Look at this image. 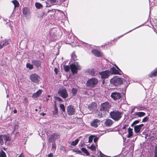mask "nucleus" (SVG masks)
<instances>
[{"label":"nucleus","mask_w":157,"mask_h":157,"mask_svg":"<svg viewBox=\"0 0 157 157\" xmlns=\"http://www.w3.org/2000/svg\"><path fill=\"white\" fill-rule=\"evenodd\" d=\"M54 71L55 72L56 74H57L58 72V69L56 68H55L54 69Z\"/></svg>","instance_id":"nucleus-52"},{"label":"nucleus","mask_w":157,"mask_h":157,"mask_svg":"<svg viewBox=\"0 0 157 157\" xmlns=\"http://www.w3.org/2000/svg\"><path fill=\"white\" fill-rule=\"evenodd\" d=\"M135 109V108H133L132 109H131V113H133L134 112V110Z\"/></svg>","instance_id":"nucleus-54"},{"label":"nucleus","mask_w":157,"mask_h":157,"mask_svg":"<svg viewBox=\"0 0 157 157\" xmlns=\"http://www.w3.org/2000/svg\"><path fill=\"white\" fill-rule=\"evenodd\" d=\"M55 114H57L58 113L57 110V109H55Z\"/></svg>","instance_id":"nucleus-60"},{"label":"nucleus","mask_w":157,"mask_h":157,"mask_svg":"<svg viewBox=\"0 0 157 157\" xmlns=\"http://www.w3.org/2000/svg\"><path fill=\"white\" fill-rule=\"evenodd\" d=\"M26 67L29 68L30 70H32L33 68V66L32 64H31L29 63H27L26 64Z\"/></svg>","instance_id":"nucleus-31"},{"label":"nucleus","mask_w":157,"mask_h":157,"mask_svg":"<svg viewBox=\"0 0 157 157\" xmlns=\"http://www.w3.org/2000/svg\"><path fill=\"white\" fill-rule=\"evenodd\" d=\"M79 141V140L78 139H77L71 142L70 143V144L72 146H75L77 144Z\"/></svg>","instance_id":"nucleus-26"},{"label":"nucleus","mask_w":157,"mask_h":157,"mask_svg":"<svg viewBox=\"0 0 157 157\" xmlns=\"http://www.w3.org/2000/svg\"><path fill=\"white\" fill-rule=\"evenodd\" d=\"M110 107V103L108 102H105L101 105L100 109L101 111H108Z\"/></svg>","instance_id":"nucleus-4"},{"label":"nucleus","mask_w":157,"mask_h":157,"mask_svg":"<svg viewBox=\"0 0 157 157\" xmlns=\"http://www.w3.org/2000/svg\"><path fill=\"white\" fill-rule=\"evenodd\" d=\"M145 113L142 112H139L135 113L132 115L134 117H141L144 116Z\"/></svg>","instance_id":"nucleus-13"},{"label":"nucleus","mask_w":157,"mask_h":157,"mask_svg":"<svg viewBox=\"0 0 157 157\" xmlns=\"http://www.w3.org/2000/svg\"><path fill=\"white\" fill-rule=\"evenodd\" d=\"M99 75L101 76V78L102 79H105L107 78L110 75V72L109 70L101 71L99 73Z\"/></svg>","instance_id":"nucleus-7"},{"label":"nucleus","mask_w":157,"mask_h":157,"mask_svg":"<svg viewBox=\"0 0 157 157\" xmlns=\"http://www.w3.org/2000/svg\"><path fill=\"white\" fill-rule=\"evenodd\" d=\"M41 115L44 116L45 115V113H41Z\"/></svg>","instance_id":"nucleus-61"},{"label":"nucleus","mask_w":157,"mask_h":157,"mask_svg":"<svg viewBox=\"0 0 157 157\" xmlns=\"http://www.w3.org/2000/svg\"><path fill=\"white\" fill-rule=\"evenodd\" d=\"M73 151L74 152L79 153V154L81 153V151L79 150L78 149H74L73 150Z\"/></svg>","instance_id":"nucleus-41"},{"label":"nucleus","mask_w":157,"mask_h":157,"mask_svg":"<svg viewBox=\"0 0 157 157\" xmlns=\"http://www.w3.org/2000/svg\"><path fill=\"white\" fill-rule=\"evenodd\" d=\"M111 97L114 100H116L120 99L121 98V96L120 93L114 92L111 93Z\"/></svg>","instance_id":"nucleus-10"},{"label":"nucleus","mask_w":157,"mask_h":157,"mask_svg":"<svg viewBox=\"0 0 157 157\" xmlns=\"http://www.w3.org/2000/svg\"><path fill=\"white\" fill-rule=\"evenodd\" d=\"M93 138H89V142H91L92 141Z\"/></svg>","instance_id":"nucleus-50"},{"label":"nucleus","mask_w":157,"mask_h":157,"mask_svg":"<svg viewBox=\"0 0 157 157\" xmlns=\"http://www.w3.org/2000/svg\"><path fill=\"white\" fill-rule=\"evenodd\" d=\"M99 138H94V143H96L97 142Z\"/></svg>","instance_id":"nucleus-48"},{"label":"nucleus","mask_w":157,"mask_h":157,"mask_svg":"<svg viewBox=\"0 0 157 157\" xmlns=\"http://www.w3.org/2000/svg\"><path fill=\"white\" fill-rule=\"evenodd\" d=\"M71 71L73 74L76 73L78 70H80L81 67L78 65V63L75 62L74 64H72L70 65Z\"/></svg>","instance_id":"nucleus-5"},{"label":"nucleus","mask_w":157,"mask_h":157,"mask_svg":"<svg viewBox=\"0 0 157 157\" xmlns=\"http://www.w3.org/2000/svg\"><path fill=\"white\" fill-rule=\"evenodd\" d=\"M35 6L36 8L40 9L42 6L41 4L36 2L35 3Z\"/></svg>","instance_id":"nucleus-32"},{"label":"nucleus","mask_w":157,"mask_h":157,"mask_svg":"<svg viewBox=\"0 0 157 157\" xmlns=\"http://www.w3.org/2000/svg\"><path fill=\"white\" fill-rule=\"evenodd\" d=\"M78 91L77 89L75 88H73L71 90L72 94L73 95H75L76 94Z\"/></svg>","instance_id":"nucleus-30"},{"label":"nucleus","mask_w":157,"mask_h":157,"mask_svg":"<svg viewBox=\"0 0 157 157\" xmlns=\"http://www.w3.org/2000/svg\"><path fill=\"white\" fill-rule=\"evenodd\" d=\"M138 109H139L140 110H143L145 109L144 107H141L140 105L138 106Z\"/></svg>","instance_id":"nucleus-38"},{"label":"nucleus","mask_w":157,"mask_h":157,"mask_svg":"<svg viewBox=\"0 0 157 157\" xmlns=\"http://www.w3.org/2000/svg\"><path fill=\"white\" fill-rule=\"evenodd\" d=\"M154 154L155 157H157V146L155 148Z\"/></svg>","instance_id":"nucleus-39"},{"label":"nucleus","mask_w":157,"mask_h":157,"mask_svg":"<svg viewBox=\"0 0 157 157\" xmlns=\"http://www.w3.org/2000/svg\"><path fill=\"white\" fill-rule=\"evenodd\" d=\"M0 157H6L5 152L2 150L0 152Z\"/></svg>","instance_id":"nucleus-29"},{"label":"nucleus","mask_w":157,"mask_h":157,"mask_svg":"<svg viewBox=\"0 0 157 157\" xmlns=\"http://www.w3.org/2000/svg\"><path fill=\"white\" fill-rule=\"evenodd\" d=\"M24 101L25 102H27V98L26 97H24Z\"/></svg>","instance_id":"nucleus-56"},{"label":"nucleus","mask_w":157,"mask_h":157,"mask_svg":"<svg viewBox=\"0 0 157 157\" xmlns=\"http://www.w3.org/2000/svg\"><path fill=\"white\" fill-rule=\"evenodd\" d=\"M59 106L61 109L63 111H64L65 110V107L64 105L63 104H60Z\"/></svg>","instance_id":"nucleus-37"},{"label":"nucleus","mask_w":157,"mask_h":157,"mask_svg":"<svg viewBox=\"0 0 157 157\" xmlns=\"http://www.w3.org/2000/svg\"><path fill=\"white\" fill-rule=\"evenodd\" d=\"M82 151L84 153L86 154L87 156H89L90 155V153L88 152L87 149L84 147H82L81 148Z\"/></svg>","instance_id":"nucleus-25"},{"label":"nucleus","mask_w":157,"mask_h":157,"mask_svg":"<svg viewBox=\"0 0 157 157\" xmlns=\"http://www.w3.org/2000/svg\"><path fill=\"white\" fill-rule=\"evenodd\" d=\"M98 83V79L94 78H93L88 80L86 82V85L88 86L94 87Z\"/></svg>","instance_id":"nucleus-3"},{"label":"nucleus","mask_w":157,"mask_h":157,"mask_svg":"<svg viewBox=\"0 0 157 157\" xmlns=\"http://www.w3.org/2000/svg\"><path fill=\"white\" fill-rule=\"evenodd\" d=\"M144 126V124H141L138 125H135L134 126V130L136 133H139L142 127Z\"/></svg>","instance_id":"nucleus-14"},{"label":"nucleus","mask_w":157,"mask_h":157,"mask_svg":"<svg viewBox=\"0 0 157 157\" xmlns=\"http://www.w3.org/2000/svg\"><path fill=\"white\" fill-rule=\"evenodd\" d=\"M157 73V68L155 69L153 71H152L150 74L148 75L149 77L152 78L153 77H155Z\"/></svg>","instance_id":"nucleus-20"},{"label":"nucleus","mask_w":157,"mask_h":157,"mask_svg":"<svg viewBox=\"0 0 157 157\" xmlns=\"http://www.w3.org/2000/svg\"><path fill=\"white\" fill-rule=\"evenodd\" d=\"M30 79L33 82L37 83L40 80V78L36 74H33L30 76Z\"/></svg>","instance_id":"nucleus-8"},{"label":"nucleus","mask_w":157,"mask_h":157,"mask_svg":"<svg viewBox=\"0 0 157 157\" xmlns=\"http://www.w3.org/2000/svg\"><path fill=\"white\" fill-rule=\"evenodd\" d=\"M23 13L25 16H27L30 13L29 10L26 8H24L23 9Z\"/></svg>","instance_id":"nucleus-22"},{"label":"nucleus","mask_w":157,"mask_h":157,"mask_svg":"<svg viewBox=\"0 0 157 157\" xmlns=\"http://www.w3.org/2000/svg\"><path fill=\"white\" fill-rule=\"evenodd\" d=\"M17 157H25L23 153L22 152L21 153L19 156Z\"/></svg>","instance_id":"nucleus-46"},{"label":"nucleus","mask_w":157,"mask_h":157,"mask_svg":"<svg viewBox=\"0 0 157 157\" xmlns=\"http://www.w3.org/2000/svg\"><path fill=\"white\" fill-rule=\"evenodd\" d=\"M58 0H50L49 2H50L51 3L53 4V3H55L58 2Z\"/></svg>","instance_id":"nucleus-40"},{"label":"nucleus","mask_w":157,"mask_h":157,"mask_svg":"<svg viewBox=\"0 0 157 157\" xmlns=\"http://www.w3.org/2000/svg\"><path fill=\"white\" fill-rule=\"evenodd\" d=\"M140 122V121L139 120H136L134 121L133 123V124H137L138 123Z\"/></svg>","instance_id":"nucleus-45"},{"label":"nucleus","mask_w":157,"mask_h":157,"mask_svg":"<svg viewBox=\"0 0 157 157\" xmlns=\"http://www.w3.org/2000/svg\"><path fill=\"white\" fill-rule=\"evenodd\" d=\"M100 124V121L98 119H95L92 121L90 123L91 126L94 127H97Z\"/></svg>","instance_id":"nucleus-12"},{"label":"nucleus","mask_w":157,"mask_h":157,"mask_svg":"<svg viewBox=\"0 0 157 157\" xmlns=\"http://www.w3.org/2000/svg\"><path fill=\"white\" fill-rule=\"evenodd\" d=\"M97 107V104L95 102H92L91 104H90L88 106V109H89L91 113L93 112L94 109H95Z\"/></svg>","instance_id":"nucleus-11"},{"label":"nucleus","mask_w":157,"mask_h":157,"mask_svg":"<svg viewBox=\"0 0 157 157\" xmlns=\"http://www.w3.org/2000/svg\"><path fill=\"white\" fill-rule=\"evenodd\" d=\"M133 129L130 128L128 129V135L127 137H130L133 136Z\"/></svg>","instance_id":"nucleus-21"},{"label":"nucleus","mask_w":157,"mask_h":157,"mask_svg":"<svg viewBox=\"0 0 157 157\" xmlns=\"http://www.w3.org/2000/svg\"><path fill=\"white\" fill-rule=\"evenodd\" d=\"M128 126L127 124H126L124 125V126L123 128V129H125Z\"/></svg>","instance_id":"nucleus-55"},{"label":"nucleus","mask_w":157,"mask_h":157,"mask_svg":"<svg viewBox=\"0 0 157 157\" xmlns=\"http://www.w3.org/2000/svg\"><path fill=\"white\" fill-rule=\"evenodd\" d=\"M54 98L56 101L59 102L62 101H63V100L62 99L59 97H55Z\"/></svg>","instance_id":"nucleus-35"},{"label":"nucleus","mask_w":157,"mask_h":157,"mask_svg":"<svg viewBox=\"0 0 157 157\" xmlns=\"http://www.w3.org/2000/svg\"><path fill=\"white\" fill-rule=\"evenodd\" d=\"M110 73H111L112 74L121 75V73L119 72V71L116 70L114 67L111 68L110 69Z\"/></svg>","instance_id":"nucleus-19"},{"label":"nucleus","mask_w":157,"mask_h":157,"mask_svg":"<svg viewBox=\"0 0 157 157\" xmlns=\"http://www.w3.org/2000/svg\"><path fill=\"white\" fill-rule=\"evenodd\" d=\"M50 39L51 40L53 38H54L55 37V35H53L52 36H50Z\"/></svg>","instance_id":"nucleus-51"},{"label":"nucleus","mask_w":157,"mask_h":157,"mask_svg":"<svg viewBox=\"0 0 157 157\" xmlns=\"http://www.w3.org/2000/svg\"><path fill=\"white\" fill-rule=\"evenodd\" d=\"M67 113L68 115H72L75 114V109L73 107L70 105L68 106L67 108Z\"/></svg>","instance_id":"nucleus-9"},{"label":"nucleus","mask_w":157,"mask_h":157,"mask_svg":"<svg viewBox=\"0 0 157 157\" xmlns=\"http://www.w3.org/2000/svg\"><path fill=\"white\" fill-rule=\"evenodd\" d=\"M124 79L117 76H115L110 80V83L115 86H117L122 84Z\"/></svg>","instance_id":"nucleus-2"},{"label":"nucleus","mask_w":157,"mask_h":157,"mask_svg":"<svg viewBox=\"0 0 157 157\" xmlns=\"http://www.w3.org/2000/svg\"><path fill=\"white\" fill-rule=\"evenodd\" d=\"M10 138H6V141H8V140H10Z\"/></svg>","instance_id":"nucleus-62"},{"label":"nucleus","mask_w":157,"mask_h":157,"mask_svg":"<svg viewBox=\"0 0 157 157\" xmlns=\"http://www.w3.org/2000/svg\"><path fill=\"white\" fill-rule=\"evenodd\" d=\"M2 138H0V144L1 145L3 144L4 143V142Z\"/></svg>","instance_id":"nucleus-44"},{"label":"nucleus","mask_w":157,"mask_h":157,"mask_svg":"<svg viewBox=\"0 0 157 157\" xmlns=\"http://www.w3.org/2000/svg\"><path fill=\"white\" fill-rule=\"evenodd\" d=\"M134 125H135V124H133V123L131 124V126L132 127Z\"/></svg>","instance_id":"nucleus-64"},{"label":"nucleus","mask_w":157,"mask_h":157,"mask_svg":"<svg viewBox=\"0 0 157 157\" xmlns=\"http://www.w3.org/2000/svg\"><path fill=\"white\" fill-rule=\"evenodd\" d=\"M0 137H7L6 135H0Z\"/></svg>","instance_id":"nucleus-49"},{"label":"nucleus","mask_w":157,"mask_h":157,"mask_svg":"<svg viewBox=\"0 0 157 157\" xmlns=\"http://www.w3.org/2000/svg\"><path fill=\"white\" fill-rule=\"evenodd\" d=\"M52 139H54V138H49V139L48 140L49 141H50L51 140H52Z\"/></svg>","instance_id":"nucleus-63"},{"label":"nucleus","mask_w":157,"mask_h":157,"mask_svg":"<svg viewBox=\"0 0 157 157\" xmlns=\"http://www.w3.org/2000/svg\"><path fill=\"white\" fill-rule=\"evenodd\" d=\"M88 72L89 73L92 75L94 76L96 75L94 69H89V70Z\"/></svg>","instance_id":"nucleus-28"},{"label":"nucleus","mask_w":157,"mask_h":157,"mask_svg":"<svg viewBox=\"0 0 157 157\" xmlns=\"http://www.w3.org/2000/svg\"><path fill=\"white\" fill-rule=\"evenodd\" d=\"M98 116H99L100 117H102V113H99V114H98Z\"/></svg>","instance_id":"nucleus-57"},{"label":"nucleus","mask_w":157,"mask_h":157,"mask_svg":"<svg viewBox=\"0 0 157 157\" xmlns=\"http://www.w3.org/2000/svg\"><path fill=\"white\" fill-rule=\"evenodd\" d=\"M91 53L97 57L101 56L102 55V53L101 52L96 50H92Z\"/></svg>","instance_id":"nucleus-15"},{"label":"nucleus","mask_w":157,"mask_h":157,"mask_svg":"<svg viewBox=\"0 0 157 157\" xmlns=\"http://www.w3.org/2000/svg\"><path fill=\"white\" fill-rule=\"evenodd\" d=\"M42 92V90H39L37 92L33 94L32 96V98H36L40 95Z\"/></svg>","instance_id":"nucleus-16"},{"label":"nucleus","mask_w":157,"mask_h":157,"mask_svg":"<svg viewBox=\"0 0 157 157\" xmlns=\"http://www.w3.org/2000/svg\"><path fill=\"white\" fill-rule=\"evenodd\" d=\"M99 155L100 157H105L106 155L103 153H102L101 152H100Z\"/></svg>","instance_id":"nucleus-43"},{"label":"nucleus","mask_w":157,"mask_h":157,"mask_svg":"<svg viewBox=\"0 0 157 157\" xmlns=\"http://www.w3.org/2000/svg\"><path fill=\"white\" fill-rule=\"evenodd\" d=\"M113 123V121L109 119H106L105 122V125L108 127H110Z\"/></svg>","instance_id":"nucleus-17"},{"label":"nucleus","mask_w":157,"mask_h":157,"mask_svg":"<svg viewBox=\"0 0 157 157\" xmlns=\"http://www.w3.org/2000/svg\"><path fill=\"white\" fill-rule=\"evenodd\" d=\"M148 119L147 117H146L144 118V119L142 120V122H146Z\"/></svg>","instance_id":"nucleus-42"},{"label":"nucleus","mask_w":157,"mask_h":157,"mask_svg":"<svg viewBox=\"0 0 157 157\" xmlns=\"http://www.w3.org/2000/svg\"><path fill=\"white\" fill-rule=\"evenodd\" d=\"M89 138L90 137H96L95 136H94L93 135L89 136Z\"/></svg>","instance_id":"nucleus-58"},{"label":"nucleus","mask_w":157,"mask_h":157,"mask_svg":"<svg viewBox=\"0 0 157 157\" xmlns=\"http://www.w3.org/2000/svg\"><path fill=\"white\" fill-rule=\"evenodd\" d=\"M9 44L8 41H5L4 42H2L0 44V48H2L4 47L7 45Z\"/></svg>","instance_id":"nucleus-23"},{"label":"nucleus","mask_w":157,"mask_h":157,"mask_svg":"<svg viewBox=\"0 0 157 157\" xmlns=\"http://www.w3.org/2000/svg\"><path fill=\"white\" fill-rule=\"evenodd\" d=\"M11 2L14 5V9L18 7L19 5L18 2L16 0H13L11 1Z\"/></svg>","instance_id":"nucleus-24"},{"label":"nucleus","mask_w":157,"mask_h":157,"mask_svg":"<svg viewBox=\"0 0 157 157\" xmlns=\"http://www.w3.org/2000/svg\"><path fill=\"white\" fill-rule=\"evenodd\" d=\"M13 113H17V110L16 109H15L13 110Z\"/></svg>","instance_id":"nucleus-59"},{"label":"nucleus","mask_w":157,"mask_h":157,"mask_svg":"<svg viewBox=\"0 0 157 157\" xmlns=\"http://www.w3.org/2000/svg\"><path fill=\"white\" fill-rule=\"evenodd\" d=\"M115 67L118 70V71H119V72H121V70L120 69L118 68V67L116 65H115Z\"/></svg>","instance_id":"nucleus-53"},{"label":"nucleus","mask_w":157,"mask_h":157,"mask_svg":"<svg viewBox=\"0 0 157 157\" xmlns=\"http://www.w3.org/2000/svg\"><path fill=\"white\" fill-rule=\"evenodd\" d=\"M59 134L58 133H54L53 134H52L51 136V137H53V138H54V137H56L58 136H59Z\"/></svg>","instance_id":"nucleus-36"},{"label":"nucleus","mask_w":157,"mask_h":157,"mask_svg":"<svg viewBox=\"0 0 157 157\" xmlns=\"http://www.w3.org/2000/svg\"><path fill=\"white\" fill-rule=\"evenodd\" d=\"M64 68L66 71H68L69 70L70 67L69 66L66 65L64 66Z\"/></svg>","instance_id":"nucleus-33"},{"label":"nucleus","mask_w":157,"mask_h":157,"mask_svg":"<svg viewBox=\"0 0 157 157\" xmlns=\"http://www.w3.org/2000/svg\"><path fill=\"white\" fill-rule=\"evenodd\" d=\"M53 156V154L51 153H50L48 155V157H52Z\"/></svg>","instance_id":"nucleus-47"},{"label":"nucleus","mask_w":157,"mask_h":157,"mask_svg":"<svg viewBox=\"0 0 157 157\" xmlns=\"http://www.w3.org/2000/svg\"><path fill=\"white\" fill-rule=\"evenodd\" d=\"M58 93L63 98H66L68 96L67 90L64 88H60L58 90Z\"/></svg>","instance_id":"nucleus-6"},{"label":"nucleus","mask_w":157,"mask_h":157,"mask_svg":"<svg viewBox=\"0 0 157 157\" xmlns=\"http://www.w3.org/2000/svg\"><path fill=\"white\" fill-rule=\"evenodd\" d=\"M89 148L92 151L96 150L95 147V146H94L93 144L91 145Z\"/></svg>","instance_id":"nucleus-34"},{"label":"nucleus","mask_w":157,"mask_h":157,"mask_svg":"<svg viewBox=\"0 0 157 157\" xmlns=\"http://www.w3.org/2000/svg\"><path fill=\"white\" fill-rule=\"evenodd\" d=\"M32 63L36 67L38 68L41 66V63L39 61L33 60L32 61Z\"/></svg>","instance_id":"nucleus-18"},{"label":"nucleus","mask_w":157,"mask_h":157,"mask_svg":"<svg viewBox=\"0 0 157 157\" xmlns=\"http://www.w3.org/2000/svg\"><path fill=\"white\" fill-rule=\"evenodd\" d=\"M122 112L118 110H114L110 112V117L115 121L119 120L123 116Z\"/></svg>","instance_id":"nucleus-1"},{"label":"nucleus","mask_w":157,"mask_h":157,"mask_svg":"<svg viewBox=\"0 0 157 157\" xmlns=\"http://www.w3.org/2000/svg\"><path fill=\"white\" fill-rule=\"evenodd\" d=\"M56 144L55 143H53L52 144L51 151L55 153L56 149Z\"/></svg>","instance_id":"nucleus-27"}]
</instances>
